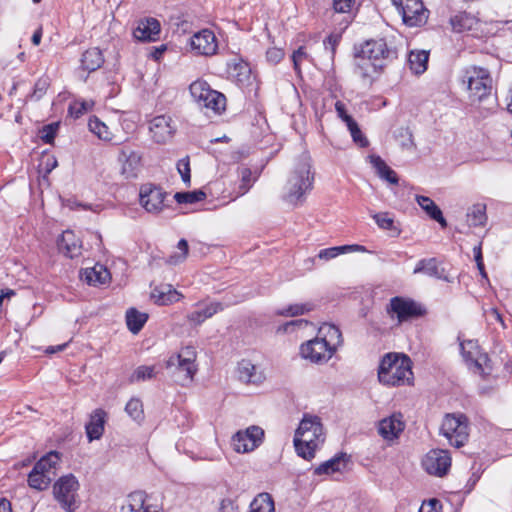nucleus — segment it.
I'll use <instances>...</instances> for the list:
<instances>
[{
  "instance_id": "nucleus-22",
  "label": "nucleus",
  "mask_w": 512,
  "mask_h": 512,
  "mask_svg": "<svg viewBox=\"0 0 512 512\" xmlns=\"http://www.w3.org/2000/svg\"><path fill=\"white\" fill-rule=\"evenodd\" d=\"M450 24L454 32H472L477 35L481 23L478 18L467 12H459L450 18Z\"/></svg>"
},
{
  "instance_id": "nucleus-33",
  "label": "nucleus",
  "mask_w": 512,
  "mask_h": 512,
  "mask_svg": "<svg viewBox=\"0 0 512 512\" xmlns=\"http://www.w3.org/2000/svg\"><path fill=\"white\" fill-rule=\"evenodd\" d=\"M223 306L220 302H211L203 308H199L198 310L190 313L187 318L188 320L195 324L199 325L204 322L206 319L211 318L217 312L221 311Z\"/></svg>"
},
{
  "instance_id": "nucleus-24",
  "label": "nucleus",
  "mask_w": 512,
  "mask_h": 512,
  "mask_svg": "<svg viewBox=\"0 0 512 512\" xmlns=\"http://www.w3.org/2000/svg\"><path fill=\"white\" fill-rule=\"evenodd\" d=\"M107 419V413L101 409H95L91 414L88 423L85 426L86 435L89 442L98 440L104 433V426Z\"/></svg>"
},
{
  "instance_id": "nucleus-64",
  "label": "nucleus",
  "mask_w": 512,
  "mask_h": 512,
  "mask_svg": "<svg viewBox=\"0 0 512 512\" xmlns=\"http://www.w3.org/2000/svg\"><path fill=\"white\" fill-rule=\"evenodd\" d=\"M219 512H237V506L231 499H223L220 503Z\"/></svg>"
},
{
  "instance_id": "nucleus-6",
  "label": "nucleus",
  "mask_w": 512,
  "mask_h": 512,
  "mask_svg": "<svg viewBox=\"0 0 512 512\" xmlns=\"http://www.w3.org/2000/svg\"><path fill=\"white\" fill-rule=\"evenodd\" d=\"M461 355L473 373L487 376L492 373L491 361L486 353H483L475 340L460 342Z\"/></svg>"
},
{
  "instance_id": "nucleus-3",
  "label": "nucleus",
  "mask_w": 512,
  "mask_h": 512,
  "mask_svg": "<svg viewBox=\"0 0 512 512\" xmlns=\"http://www.w3.org/2000/svg\"><path fill=\"white\" fill-rule=\"evenodd\" d=\"M313 181L311 159L307 154H303L290 172L285 186L284 200L294 206L302 204L306 194L313 187Z\"/></svg>"
},
{
  "instance_id": "nucleus-14",
  "label": "nucleus",
  "mask_w": 512,
  "mask_h": 512,
  "mask_svg": "<svg viewBox=\"0 0 512 512\" xmlns=\"http://www.w3.org/2000/svg\"><path fill=\"white\" fill-rule=\"evenodd\" d=\"M190 47L194 54L200 56H213L218 50V41L210 29H202L190 38Z\"/></svg>"
},
{
  "instance_id": "nucleus-4",
  "label": "nucleus",
  "mask_w": 512,
  "mask_h": 512,
  "mask_svg": "<svg viewBox=\"0 0 512 512\" xmlns=\"http://www.w3.org/2000/svg\"><path fill=\"white\" fill-rule=\"evenodd\" d=\"M412 377L411 361L407 356L388 353L382 358L378 369V379L382 384L399 386L410 383Z\"/></svg>"
},
{
  "instance_id": "nucleus-57",
  "label": "nucleus",
  "mask_w": 512,
  "mask_h": 512,
  "mask_svg": "<svg viewBox=\"0 0 512 512\" xmlns=\"http://www.w3.org/2000/svg\"><path fill=\"white\" fill-rule=\"evenodd\" d=\"M308 58V54L306 53L304 47H299L296 51L293 52L292 60L294 64V69L299 72L300 71V63Z\"/></svg>"
},
{
  "instance_id": "nucleus-27",
  "label": "nucleus",
  "mask_w": 512,
  "mask_h": 512,
  "mask_svg": "<svg viewBox=\"0 0 512 512\" xmlns=\"http://www.w3.org/2000/svg\"><path fill=\"white\" fill-rule=\"evenodd\" d=\"M110 272L101 264H96L91 268H86L82 274V279L89 285H104L110 281Z\"/></svg>"
},
{
  "instance_id": "nucleus-31",
  "label": "nucleus",
  "mask_w": 512,
  "mask_h": 512,
  "mask_svg": "<svg viewBox=\"0 0 512 512\" xmlns=\"http://www.w3.org/2000/svg\"><path fill=\"white\" fill-rule=\"evenodd\" d=\"M368 159L381 179L389 182L390 184L398 183L399 179L396 172L391 169L380 156L369 155Z\"/></svg>"
},
{
  "instance_id": "nucleus-49",
  "label": "nucleus",
  "mask_w": 512,
  "mask_h": 512,
  "mask_svg": "<svg viewBox=\"0 0 512 512\" xmlns=\"http://www.w3.org/2000/svg\"><path fill=\"white\" fill-rule=\"evenodd\" d=\"M92 106V101H75L69 106V114L74 118H79L81 115L91 110Z\"/></svg>"
},
{
  "instance_id": "nucleus-45",
  "label": "nucleus",
  "mask_w": 512,
  "mask_h": 512,
  "mask_svg": "<svg viewBox=\"0 0 512 512\" xmlns=\"http://www.w3.org/2000/svg\"><path fill=\"white\" fill-rule=\"evenodd\" d=\"M231 73L237 77L239 82H243L250 77V68L247 63L239 60L229 65Z\"/></svg>"
},
{
  "instance_id": "nucleus-9",
  "label": "nucleus",
  "mask_w": 512,
  "mask_h": 512,
  "mask_svg": "<svg viewBox=\"0 0 512 512\" xmlns=\"http://www.w3.org/2000/svg\"><path fill=\"white\" fill-rule=\"evenodd\" d=\"M470 97L474 100H482L488 96L492 89V78L487 69L471 66L465 70L464 80Z\"/></svg>"
},
{
  "instance_id": "nucleus-19",
  "label": "nucleus",
  "mask_w": 512,
  "mask_h": 512,
  "mask_svg": "<svg viewBox=\"0 0 512 512\" xmlns=\"http://www.w3.org/2000/svg\"><path fill=\"white\" fill-rule=\"evenodd\" d=\"M405 428L402 414H392L379 421L378 433L387 441L397 439Z\"/></svg>"
},
{
  "instance_id": "nucleus-56",
  "label": "nucleus",
  "mask_w": 512,
  "mask_h": 512,
  "mask_svg": "<svg viewBox=\"0 0 512 512\" xmlns=\"http://www.w3.org/2000/svg\"><path fill=\"white\" fill-rule=\"evenodd\" d=\"M338 43L339 36L333 34L329 35L323 42L325 50H329L331 58H333L335 55Z\"/></svg>"
},
{
  "instance_id": "nucleus-50",
  "label": "nucleus",
  "mask_w": 512,
  "mask_h": 512,
  "mask_svg": "<svg viewBox=\"0 0 512 512\" xmlns=\"http://www.w3.org/2000/svg\"><path fill=\"white\" fill-rule=\"evenodd\" d=\"M353 142L360 148H366L369 145L367 137L362 133L358 123L348 127Z\"/></svg>"
},
{
  "instance_id": "nucleus-1",
  "label": "nucleus",
  "mask_w": 512,
  "mask_h": 512,
  "mask_svg": "<svg viewBox=\"0 0 512 512\" xmlns=\"http://www.w3.org/2000/svg\"><path fill=\"white\" fill-rule=\"evenodd\" d=\"M392 55L393 51L388 49L383 39L366 41L355 54L354 73L371 84L374 75L384 69Z\"/></svg>"
},
{
  "instance_id": "nucleus-10",
  "label": "nucleus",
  "mask_w": 512,
  "mask_h": 512,
  "mask_svg": "<svg viewBox=\"0 0 512 512\" xmlns=\"http://www.w3.org/2000/svg\"><path fill=\"white\" fill-rule=\"evenodd\" d=\"M403 23L408 27H420L429 17V10L425 8L422 0H391Z\"/></svg>"
},
{
  "instance_id": "nucleus-29",
  "label": "nucleus",
  "mask_w": 512,
  "mask_h": 512,
  "mask_svg": "<svg viewBox=\"0 0 512 512\" xmlns=\"http://www.w3.org/2000/svg\"><path fill=\"white\" fill-rule=\"evenodd\" d=\"M317 336L325 341L326 344H329V347L335 352L343 342L339 328L329 323H324L320 326Z\"/></svg>"
},
{
  "instance_id": "nucleus-12",
  "label": "nucleus",
  "mask_w": 512,
  "mask_h": 512,
  "mask_svg": "<svg viewBox=\"0 0 512 512\" xmlns=\"http://www.w3.org/2000/svg\"><path fill=\"white\" fill-rule=\"evenodd\" d=\"M264 430L252 425L245 430L236 432L232 437V446L237 453H249L255 450L263 441Z\"/></svg>"
},
{
  "instance_id": "nucleus-25",
  "label": "nucleus",
  "mask_w": 512,
  "mask_h": 512,
  "mask_svg": "<svg viewBox=\"0 0 512 512\" xmlns=\"http://www.w3.org/2000/svg\"><path fill=\"white\" fill-rule=\"evenodd\" d=\"M57 245L59 251L69 258H75L81 254V242L72 231L63 232Z\"/></svg>"
},
{
  "instance_id": "nucleus-51",
  "label": "nucleus",
  "mask_w": 512,
  "mask_h": 512,
  "mask_svg": "<svg viewBox=\"0 0 512 512\" xmlns=\"http://www.w3.org/2000/svg\"><path fill=\"white\" fill-rule=\"evenodd\" d=\"M178 250L180 251L179 253H175L173 255H171L167 262L169 264H172V265H176L178 263H181L183 262L186 257H187V254H188V243L185 239H181L179 242H178V246H177Z\"/></svg>"
},
{
  "instance_id": "nucleus-35",
  "label": "nucleus",
  "mask_w": 512,
  "mask_h": 512,
  "mask_svg": "<svg viewBox=\"0 0 512 512\" xmlns=\"http://www.w3.org/2000/svg\"><path fill=\"white\" fill-rule=\"evenodd\" d=\"M145 504V493L135 491L130 493L120 508V512H144L147 507Z\"/></svg>"
},
{
  "instance_id": "nucleus-26",
  "label": "nucleus",
  "mask_w": 512,
  "mask_h": 512,
  "mask_svg": "<svg viewBox=\"0 0 512 512\" xmlns=\"http://www.w3.org/2000/svg\"><path fill=\"white\" fill-rule=\"evenodd\" d=\"M151 297L159 305H168L179 301L182 295L172 285L164 284L155 287L151 292Z\"/></svg>"
},
{
  "instance_id": "nucleus-41",
  "label": "nucleus",
  "mask_w": 512,
  "mask_h": 512,
  "mask_svg": "<svg viewBox=\"0 0 512 512\" xmlns=\"http://www.w3.org/2000/svg\"><path fill=\"white\" fill-rule=\"evenodd\" d=\"M373 219L381 229L390 231L392 236H398L400 234V230L395 227L394 219L389 213H376L373 215Z\"/></svg>"
},
{
  "instance_id": "nucleus-18",
  "label": "nucleus",
  "mask_w": 512,
  "mask_h": 512,
  "mask_svg": "<svg viewBox=\"0 0 512 512\" xmlns=\"http://www.w3.org/2000/svg\"><path fill=\"white\" fill-rule=\"evenodd\" d=\"M121 163V173L125 178H135L142 167V156L135 150L124 147L121 149L118 157Z\"/></svg>"
},
{
  "instance_id": "nucleus-59",
  "label": "nucleus",
  "mask_w": 512,
  "mask_h": 512,
  "mask_svg": "<svg viewBox=\"0 0 512 512\" xmlns=\"http://www.w3.org/2000/svg\"><path fill=\"white\" fill-rule=\"evenodd\" d=\"M57 127H58L57 124L56 125L50 124V125L44 126L41 138L45 143H52V141L55 138Z\"/></svg>"
},
{
  "instance_id": "nucleus-53",
  "label": "nucleus",
  "mask_w": 512,
  "mask_h": 512,
  "mask_svg": "<svg viewBox=\"0 0 512 512\" xmlns=\"http://www.w3.org/2000/svg\"><path fill=\"white\" fill-rule=\"evenodd\" d=\"M421 272H424L428 275L436 274L437 267L435 265V260L429 259V260L419 261L414 269V273L417 274V273H421Z\"/></svg>"
},
{
  "instance_id": "nucleus-37",
  "label": "nucleus",
  "mask_w": 512,
  "mask_h": 512,
  "mask_svg": "<svg viewBox=\"0 0 512 512\" xmlns=\"http://www.w3.org/2000/svg\"><path fill=\"white\" fill-rule=\"evenodd\" d=\"M147 319L146 313L139 312L135 308H130L126 312L127 327L133 334H137L143 328Z\"/></svg>"
},
{
  "instance_id": "nucleus-2",
  "label": "nucleus",
  "mask_w": 512,
  "mask_h": 512,
  "mask_svg": "<svg viewBox=\"0 0 512 512\" xmlns=\"http://www.w3.org/2000/svg\"><path fill=\"white\" fill-rule=\"evenodd\" d=\"M325 433L321 419L304 414L294 435V447L298 456L305 460L315 457L316 450L324 443Z\"/></svg>"
},
{
  "instance_id": "nucleus-23",
  "label": "nucleus",
  "mask_w": 512,
  "mask_h": 512,
  "mask_svg": "<svg viewBox=\"0 0 512 512\" xmlns=\"http://www.w3.org/2000/svg\"><path fill=\"white\" fill-rule=\"evenodd\" d=\"M167 368L173 369L172 373L175 378V381L182 386L191 383L194 379L195 374L197 373V365L191 364L186 365L182 361H175L174 359L169 358L167 361Z\"/></svg>"
},
{
  "instance_id": "nucleus-46",
  "label": "nucleus",
  "mask_w": 512,
  "mask_h": 512,
  "mask_svg": "<svg viewBox=\"0 0 512 512\" xmlns=\"http://www.w3.org/2000/svg\"><path fill=\"white\" fill-rule=\"evenodd\" d=\"M155 376V367L142 365L137 367L130 376V382H139L151 379Z\"/></svg>"
},
{
  "instance_id": "nucleus-40",
  "label": "nucleus",
  "mask_w": 512,
  "mask_h": 512,
  "mask_svg": "<svg viewBox=\"0 0 512 512\" xmlns=\"http://www.w3.org/2000/svg\"><path fill=\"white\" fill-rule=\"evenodd\" d=\"M89 130L99 139L104 141L112 140V133L108 126L97 117H91L88 122Z\"/></svg>"
},
{
  "instance_id": "nucleus-13",
  "label": "nucleus",
  "mask_w": 512,
  "mask_h": 512,
  "mask_svg": "<svg viewBox=\"0 0 512 512\" xmlns=\"http://www.w3.org/2000/svg\"><path fill=\"white\" fill-rule=\"evenodd\" d=\"M335 351L329 347L319 336L303 343L300 347L301 356L315 364H323L328 362Z\"/></svg>"
},
{
  "instance_id": "nucleus-44",
  "label": "nucleus",
  "mask_w": 512,
  "mask_h": 512,
  "mask_svg": "<svg viewBox=\"0 0 512 512\" xmlns=\"http://www.w3.org/2000/svg\"><path fill=\"white\" fill-rule=\"evenodd\" d=\"M313 309V305L311 303H304V304H292L289 305L287 308L277 311L278 315L281 316H299L303 315Z\"/></svg>"
},
{
  "instance_id": "nucleus-16",
  "label": "nucleus",
  "mask_w": 512,
  "mask_h": 512,
  "mask_svg": "<svg viewBox=\"0 0 512 512\" xmlns=\"http://www.w3.org/2000/svg\"><path fill=\"white\" fill-rule=\"evenodd\" d=\"M160 187L152 184H145L140 188V204L149 213H159L164 208V199L166 197Z\"/></svg>"
},
{
  "instance_id": "nucleus-8",
  "label": "nucleus",
  "mask_w": 512,
  "mask_h": 512,
  "mask_svg": "<svg viewBox=\"0 0 512 512\" xmlns=\"http://www.w3.org/2000/svg\"><path fill=\"white\" fill-rule=\"evenodd\" d=\"M441 432L455 447L463 446L469 437L468 419L463 414H447L441 424Z\"/></svg>"
},
{
  "instance_id": "nucleus-38",
  "label": "nucleus",
  "mask_w": 512,
  "mask_h": 512,
  "mask_svg": "<svg viewBox=\"0 0 512 512\" xmlns=\"http://www.w3.org/2000/svg\"><path fill=\"white\" fill-rule=\"evenodd\" d=\"M486 220V206L484 204H474L467 212V223L469 226H483Z\"/></svg>"
},
{
  "instance_id": "nucleus-48",
  "label": "nucleus",
  "mask_w": 512,
  "mask_h": 512,
  "mask_svg": "<svg viewBox=\"0 0 512 512\" xmlns=\"http://www.w3.org/2000/svg\"><path fill=\"white\" fill-rule=\"evenodd\" d=\"M125 411L134 420L139 421L143 419V405L138 398H131L126 404Z\"/></svg>"
},
{
  "instance_id": "nucleus-30",
  "label": "nucleus",
  "mask_w": 512,
  "mask_h": 512,
  "mask_svg": "<svg viewBox=\"0 0 512 512\" xmlns=\"http://www.w3.org/2000/svg\"><path fill=\"white\" fill-rule=\"evenodd\" d=\"M239 379L246 383L258 384L264 379L263 373L248 360H242L238 364Z\"/></svg>"
},
{
  "instance_id": "nucleus-39",
  "label": "nucleus",
  "mask_w": 512,
  "mask_h": 512,
  "mask_svg": "<svg viewBox=\"0 0 512 512\" xmlns=\"http://www.w3.org/2000/svg\"><path fill=\"white\" fill-rule=\"evenodd\" d=\"M251 512H275L274 501L269 493H260L250 505Z\"/></svg>"
},
{
  "instance_id": "nucleus-7",
  "label": "nucleus",
  "mask_w": 512,
  "mask_h": 512,
  "mask_svg": "<svg viewBox=\"0 0 512 512\" xmlns=\"http://www.w3.org/2000/svg\"><path fill=\"white\" fill-rule=\"evenodd\" d=\"M79 483L76 477L68 474L59 478L53 486V494L60 506L73 512L78 508Z\"/></svg>"
},
{
  "instance_id": "nucleus-62",
  "label": "nucleus",
  "mask_w": 512,
  "mask_h": 512,
  "mask_svg": "<svg viewBox=\"0 0 512 512\" xmlns=\"http://www.w3.org/2000/svg\"><path fill=\"white\" fill-rule=\"evenodd\" d=\"M486 316H487V319L490 321V322H498L501 324V326L503 328H505V323H504V320H503V317L501 315V313L499 312L498 309L496 308H490L488 309L486 312Z\"/></svg>"
},
{
  "instance_id": "nucleus-54",
  "label": "nucleus",
  "mask_w": 512,
  "mask_h": 512,
  "mask_svg": "<svg viewBox=\"0 0 512 512\" xmlns=\"http://www.w3.org/2000/svg\"><path fill=\"white\" fill-rule=\"evenodd\" d=\"M252 172L248 168H243L241 170V194H245L250 187L252 186Z\"/></svg>"
},
{
  "instance_id": "nucleus-20",
  "label": "nucleus",
  "mask_w": 512,
  "mask_h": 512,
  "mask_svg": "<svg viewBox=\"0 0 512 512\" xmlns=\"http://www.w3.org/2000/svg\"><path fill=\"white\" fill-rule=\"evenodd\" d=\"M161 31L157 19L148 17L140 19L133 30L134 37L139 41H156Z\"/></svg>"
},
{
  "instance_id": "nucleus-5",
  "label": "nucleus",
  "mask_w": 512,
  "mask_h": 512,
  "mask_svg": "<svg viewBox=\"0 0 512 512\" xmlns=\"http://www.w3.org/2000/svg\"><path fill=\"white\" fill-rule=\"evenodd\" d=\"M189 90L193 100L205 114L209 115L211 112L218 115L225 110V96L211 89L207 82L196 80L190 85Z\"/></svg>"
},
{
  "instance_id": "nucleus-47",
  "label": "nucleus",
  "mask_w": 512,
  "mask_h": 512,
  "mask_svg": "<svg viewBox=\"0 0 512 512\" xmlns=\"http://www.w3.org/2000/svg\"><path fill=\"white\" fill-rule=\"evenodd\" d=\"M197 353L194 347L186 346L180 350L176 355L171 356L175 361H182L186 365L196 364Z\"/></svg>"
},
{
  "instance_id": "nucleus-17",
  "label": "nucleus",
  "mask_w": 512,
  "mask_h": 512,
  "mask_svg": "<svg viewBox=\"0 0 512 512\" xmlns=\"http://www.w3.org/2000/svg\"><path fill=\"white\" fill-rule=\"evenodd\" d=\"M149 131L155 142L166 143L173 137L176 127L170 116L159 115L150 121Z\"/></svg>"
},
{
  "instance_id": "nucleus-58",
  "label": "nucleus",
  "mask_w": 512,
  "mask_h": 512,
  "mask_svg": "<svg viewBox=\"0 0 512 512\" xmlns=\"http://www.w3.org/2000/svg\"><path fill=\"white\" fill-rule=\"evenodd\" d=\"M419 512H441V503L437 499H430L422 504Z\"/></svg>"
},
{
  "instance_id": "nucleus-60",
  "label": "nucleus",
  "mask_w": 512,
  "mask_h": 512,
  "mask_svg": "<svg viewBox=\"0 0 512 512\" xmlns=\"http://www.w3.org/2000/svg\"><path fill=\"white\" fill-rule=\"evenodd\" d=\"M266 57L269 62L276 64L284 57V52L280 48L273 47L267 50Z\"/></svg>"
},
{
  "instance_id": "nucleus-34",
  "label": "nucleus",
  "mask_w": 512,
  "mask_h": 512,
  "mask_svg": "<svg viewBox=\"0 0 512 512\" xmlns=\"http://www.w3.org/2000/svg\"><path fill=\"white\" fill-rule=\"evenodd\" d=\"M103 62L102 52L98 48H90L82 54L81 66L88 72L97 70Z\"/></svg>"
},
{
  "instance_id": "nucleus-42",
  "label": "nucleus",
  "mask_w": 512,
  "mask_h": 512,
  "mask_svg": "<svg viewBox=\"0 0 512 512\" xmlns=\"http://www.w3.org/2000/svg\"><path fill=\"white\" fill-rule=\"evenodd\" d=\"M206 194L201 190L188 191V192H177L174 195V199L179 204H193L204 200Z\"/></svg>"
},
{
  "instance_id": "nucleus-28",
  "label": "nucleus",
  "mask_w": 512,
  "mask_h": 512,
  "mask_svg": "<svg viewBox=\"0 0 512 512\" xmlns=\"http://www.w3.org/2000/svg\"><path fill=\"white\" fill-rule=\"evenodd\" d=\"M60 463V454L56 451H51L44 455L34 466V469L41 471L50 480L55 477L57 468Z\"/></svg>"
},
{
  "instance_id": "nucleus-63",
  "label": "nucleus",
  "mask_w": 512,
  "mask_h": 512,
  "mask_svg": "<svg viewBox=\"0 0 512 512\" xmlns=\"http://www.w3.org/2000/svg\"><path fill=\"white\" fill-rule=\"evenodd\" d=\"M307 321L304 320V319H299V320H292V321H289L285 324H283L282 326H280L278 328V331H282L284 333L286 332H290L292 331L295 327H301L303 325H307Z\"/></svg>"
},
{
  "instance_id": "nucleus-55",
  "label": "nucleus",
  "mask_w": 512,
  "mask_h": 512,
  "mask_svg": "<svg viewBox=\"0 0 512 512\" xmlns=\"http://www.w3.org/2000/svg\"><path fill=\"white\" fill-rule=\"evenodd\" d=\"M178 172L181 175L183 182H190V164L188 159H181L177 163Z\"/></svg>"
},
{
  "instance_id": "nucleus-32",
  "label": "nucleus",
  "mask_w": 512,
  "mask_h": 512,
  "mask_svg": "<svg viewBox=\"0 0 512 512\" xmlns=\"http://www.w3.org/2000/svg\"><path fill=\"white\" fill-rule=\"evenodd\" d=\"M416 201L419 206L435 221H437L441 227H447V221L443 217L442 211L435 204V202L426 196L417 195Z\"/></svg>"
},
{
  "instance_id": "nucleus-11",
  "label": "nucleus",
  "mask_w": 512,
  "mask_h": 512,
  "mask_svg": "<svg viewBox=\"0 0 512 512\" xmlns=\"http://www.w3.org/2000/svg\"><path fill=\"white\" fill-rule=\"evenodd\" d=\"M386 311L392 318L396 316L399 324L419 317L424 313L421 305L417 302L400 296L390 299Z\"/></svg>"
},
{
  "instance_id": "nucleus-21",
  "label": "nucleus",
  "mask_w": 512,
  "mask_h": 512,
  "mask_svg": "<svg viewBox=\"0 0 512 512\" xmlns=\"http://www.w3.org/2000/svg\"><path fill=\"white\" fill-rule=\"evenodd\" d=\"M350 456L345 453L335 455L333 458L323 462L314 469L315 475H332L343 473L348 469Z\"/></svg>"
},
{
  "instance_id": "nucleus-43",
  "label": "nucleus",
  "mask_w": 512,
  "mask_h": 512,
  "mask_svg": "<svg viewBox=\"0 0 512 512\" xmlns=\"http://www.w3.org/2000/svg\"><path fill=\"white\" fill-rule=\"evenodd\" d=\"M51 480L48 476H45L41 471L34 469L30 472L28 476V484L31 488L37 490H44L48 487Z\"/></svg>"
},
{
  "instance_id": "nucleus-52",
  "label": "nucleus",
  "mask_w": 512,
  "mask_h": 512,
  "mask_svg": "<svg viewBox=\"0 0 512 512\" xmlns=\"http://www.w3.org/2000/svg\"><path fill=\"white\" fill-rule=\"evenodd\" d=\"M49 85L50 81L48 77L39 78L34 85V90L31 94V98L35 100L41 99L43 95L46 93Z\"/></svg>"
},
{
  "instance_id": "nucleus-36",
  "label": "nucleus",
  "mask_w": 512,
  "mask_h": 512,
  "mask_svg": "<svg viewBox=\"0 0 512 512\" xmlns=\"http://www.w3.org/2000/svg\"><path fill=\"white\" fill-rule=\"evenodd\" d=\"M428 59L427 51H411L408 57L410 69L417 75L424 73L427 69Z\"/></svg>"
},
{
  "instance_id": "nucleus-15",
  "label": "nucleus",
  "mask_w": 512,
  "mask_h": 512,
  "mask_svg": "<svg viewBox=\"0 0 512 512\" xmlns=\"http://www.w3.org/2000/svg\"><path fill=\"white\" fill-rule=\"evenodd\" d=\"M422 465L427 473L442 477L451 467V456L447 450H431L424 457Z\"/></svg>"
},
{
  "instance_id": "nucleus-61",
  "label": "nucleus",
  "mask_w": 512,
  "mask_h": 512,
  "mask_svg": "<svg viewBox=\"0 0 512 512\" xmlns=\"http://www.w3.org/2000/svg\"><path fill=\"white\" fill-rule=\"evenodd\" d=\"M353 0H333V6L336 12L347 13L351 10Z\"/></svg>"
}]
</instances>
